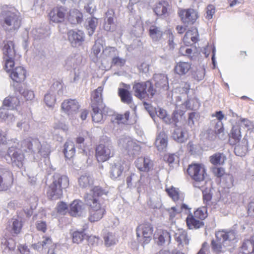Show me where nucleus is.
Here are the masks:
<instances>
[{
    "instance_id": "1",
    "label": "nucleus",
    "mask_w": 254,
    "mask_h": 254,
    "mask_svg": "<svg viewBox=\"0 0 254 254\" xmlns=\"http://www.w3.org/2000/svg\"><path fill=\"white\" fill-rule=\"evenodd\" d=\"M106 192L99 186L95 187L84 197L85 202L89 207V220L94 222L100 220L106 212L105 205L101 198Z\"/></svg>"
},
{
    "instance_id": "2",
    "label": "nucleus",
    "mask_w": 254,
    "mask_h": 254,
    "mask_svg": "<svg viewBox=\"0 0 254 254\" xmlns=\"http://www.w3.org/2000/svg\"><path fill=\"white\" fill-rule=\"evenodd\" d=\"M22 151L40 156H48L50 153V145L47 142L42 144L37 138H27L21 142Z\"/></svg>"
},
{
    "instance_id": "3",
    "label": "nucleus",
    "mask_w": 254,
    "mask_h": 254,
    "mask_svg": "<svg viewBox=\"0 0 254 254\" xmlns=\"http://www.w3.org/2000/svg\"><path fill=\"white\" fill-rule=\"evenodd\" d=\"M3 29L9 32H15L21 25V18L14 9H4L0 15Z\"/></svg>"
},
{
    "instance_id": "4",
    "label": "nucleus",
    "mask_w": 254,
    "mask_h": 254,
    "mask_svg": "<svg viewBox=\"0 0 254 254\" xmlns=\"http://www.w3.org/2000/svg\"><path fill=\"white\" fill-rule=\"evenodd\" d=\"M215 240H212L211 243L212 251L215 254H221L226 251V245L228 242L234 240L236 238V233L233 230L218 231L215 233Z\"/></svg>"
},
{
    "instance_id": "5",
    "label": "nucleus",
    "mask_w": 254,
    "mask_h": 254,
    "mask_svg": "<svg viewBox=\"0 0 254 254\" xmlns=\"http://www.w3.org/2000/svg\"><path fill=\"white\" fill-rule=\"evenodd\" d=\"M68 185L69 181L67 176L60 174L55 175L53 183L47 191L48 197L52 199L60 198L63 194V190L66 188Z\"/></svg>"
},
{
    "instance_id": "6",
    "label": "nucleus",
    "mask_w": 254,
    "mask_h": 254,
    "mask_svg": "<svg viewBox=\"0 0 254 254\" xmlns=\"http://www.w3.org/2000/svg\"><path fill=\"white\" fill-rule=\"evenodd\" d=\"M114 155V148L111 140L106 137L96 148V157L99 162H105Z\"/></svg>"
},
{
    "instance_id": "7",
    "label": "nucleus",
    "mask_w": 254,
    "mask_h": 254,
    "mask_svg": "<svg viewBox=\"0 0 254 254\" xmlns=\"http://www.w3.org/2000/svg\"><path fill=\"white\" fill-rule=\"evenodd\" d=\"M118 145L121 150L130 156L137 155L140 151V146L135 140L127 135L120 136L118 140Z\"/></svg>"
},
{
    "instance_id": "8",
    "label": "nucleus",
    "mask_w": 254,
    "mask_h": 254,
    "mask_svg": "<svg viewBox=\"0 0 254 254\" xmlns=\"http://www.w3.org/2000/svg\"><path fill=\"white\" fill-rule=\"evenodd\" d=\"M187 172L195 181L193 186L201 189L205 184L204 181L205 175V169L199 164H194L189 165Z\"/></svg>"
},
{
    "instance_id": "9",
    "label": "nucleus",
    "mask_w": 254,
    "mask_h": 254,
    "mask_svg": "<svg viewBox=\"0 0 254 254\" xmlns=\"http://www.w3.org/2000/svg\"><path fill=\"white\" fill-rule=\"evenodd\" d=\"M207 217L206 209L205 207L198 208L193 215L189 214L186 219L187 225L190 229H198L204 226L202 220Z\"/></svg>"
},
{
    "instance_id": "10",
    "label": "nucleus",
    "mask_w": 254,
    "mask_h": 254,
    "mask_svg": "<svg viewBox=\"0 0 254 254\" xmlns=\"http://www.w3.org/2000/svg\"><path fill=\"white\" fill-rule=\"evenodd\" d=\"M133 90L134 95L140 99L152 98L156 92L152 84L149 81L135 83L133 86Z\"/></svg>"
},
{
    "instance_id": "11",
    "label": "nucleus",
    "mask_w": 254,
    "mask_h": 254,
    "mask_svg": "<svg viewBox=\"0 0 254 254\" xmlns=\"http://www.w3.org/2000/svg\"><path fill=\"white\" fill-rule=\"evenodd\" d=\"M63 95V85L59 82H55L50 87L49 91L45 95L44 101L49 107L53 106L57 98Z\"/></svg>"
},
{
    "instance_id": "12",
    "label": "nucleus",
    "mask_w": 254,
    "mask_h": 254,
    "mask_svg": "<svg viewBox=\"0 0 254 254\" xmlns=\"http://www.w3.org/2000/svg\"><path fill=\"white\" fill-rule=\"evenodd\" d=\"M3 44L2 51L3 59L5 62L4 68L6 71H9L14 65L13 60L15 56L14 44L11 41H6L3 42Z\"/></svg>"
},
{
    "instance_id": "13",
    "label": "nucleus",
    "mask_w": 254,
    "mask_h": 254,
    "mask_svg": "<svg viewBox=\"0 0 254 254\" xmlns=\"http://www.w3.org/2000/svg\"><path fill=\"white\" fill-rule=\"evenodd\" d=\"M23 151L21 149L12 146L8 148L7 154L5 156L6 160L8 163H11L13 166L21 168L23 166L24 156L22 153Z\"/></svg>"
},
{
    "instance_id": "14",
    "label": "nucleus",
    "mask_w": 254,
    "mask_h": 254,
    "mask_svg": "<svg viewBox=\"0 0 254 254\" xmlns=\"http://www.w3.org/2000/svg\"><path fill=\"white\" fill-rule=\"evenodd\" d=\"M153 227L149 224H143L136 228V236L138 241L147 244L151 240Z\"/></svg>"
},
{
    "instance_id": "15",
    "label": "nucleus",
    "mask_w": 254,
    "mask_h": 254,
    "mask_svg": "<svg viewBox=\"0 0 254 254\" xmlns=\"http://www.w3.org/2000/svg\"><path fill=\"white\" fill-rule=\"evenodd\" d=\"M178 14L184 25L193 24L198 17L197 11L193 8L180 9Z\"/></svg>"
},
{
    "instance_id": "16",
    "label": "nucleus",
    "mask_w": 254,
    "mask_h": 254,
    "mask_svg": "<svg viewBox=\"0 0 254 254\" xmlns=\"http://www.w3.org/2000/svg\"><path fill=\"white\" fill-rule=\"evenodd\" d=\"M11 173L5 168H0V191L7 190L12 183Z\"/></svg>"
},
{
    "instance_id": "17",
    "label": "nucleus",
    "mask_w": 254,
    "mask_h": 254,
    "mask_svg": "<svg viewBox=\"0 0 254 254\" xmlns=\"http://www.w3.org/2000/svg\"><path fill=\"white\" fill-rule=\"evenodd\" d=\"M62 109L68 116L72 117L78 112L80 105L76 100H65L62 104Z\"/></svg>"
},
{
    "instance_id": "18",
    "label": "nucleus",
    "mask_w": 254,
    "mask_h": 254,
    "mask_svg": "<svg viewBox=\"0 0 254 254\" xmlns=\"http://www.w3.org/2000/svg\"><path fill=\"white\" fill-rule=\"evenodd\" d=\"M67 35L72 47L80 46L84 41V34L81 30H71L68 32Z\"/></svg>"
},
{
    "instance_id": "19",
    "label": "nucleus",
    "mask_w": 254,
    "mask_h": 254,
    "mask_svg": "<svg viewBox=\"0 0 254 254\" xmlns=\"http://www.w3.org/2000/svg\"><path fill=\"white\" fill-rule=\"evenodd\" d=\"M124 161L120 158L115 159L111 163L110 173V177L113 180L117 179L121 176L124 169Z\"/></svg>"
},
{
    "instance_id": "20",
    "label": "nucleus",
    "mask_w": 254,
    "mask_h": 254,
    "mask_svg": "<svg viewBox=\"0 0 254 254\" xmlns=\"http://www.w3.org/2000/svg\"><path fill=\"white\" fill-rule=\"evenodd\" d=\"M67 13V9L63 6L57 7L53 8L49 13L51 21L55 23L62 22Z\"/></svg>"
},
{
    "instance_id": "21",
    "label": "nucleus",
    "mask_w": 254,
    "mask_h": 254,
    "mask_svg": "<svg viewBox=\"0 0 254 254\" xmlns=\"http://www.w3.org/2000/svg\"><path fill=\"white\" fill-rule=\"evenodd\" d=\"M11 71L10 77L11 79L16 82L21 83L23 82L26 76V71L25 69L21 66L13 68V66L9 71Z\"/></svg>"
},
{
    "instance_id": "22",
    "label": "nucleus",
    "mask_w": 254,
    "mask_h": 254,
    "mask_svg": "<svg viewBox=\"0 0 254 254\" xmlns=\"http://www.w3.org/2000/svg\"><path fill=\"white\" fill-rule=\"evenodd\" d=\"M135 165L140 171L148 172L152 169L153 163L149 157H140L135 160Z\"/></svg>"
},
{
    "instance_id": "23",
    "label": "nucleus",
    "mask_w": 254,
    "mask_h": 254,
    "mask_svg": "<svg viewBox=\"0 0 254 254\" xmlns=\"http://www.w3.org/2000/svg\"><path fill=\"white\" fill-rule=\"evenodd\" d=\"M85 211V205L79 200H74L70 205V214L74 217L82 215Z\"/></svg>"
},
{
    "instance_id": "24",
    "label": "nucleus",
    "mask_w": 254,
    "mask_h": 254,
    "mask_svg": "<svg viewBox=\"0 0 254 254\" xmlns=\"http://www.w3.org/2000/svg\"><path fill=\"white\" fill-rule=\"evenodd\" d=\"M102 91L103 88L100 86L93 92L91 95V107H104L102 99Z\"/></svg>"
},
{
    "instance_id": "25",
    "label": "nucleus",
    "mask_w": 254,
    "mask_h": 254,
    "mask_svg": "<svg viewBox=\"0 0 254 254\" xmlns=\"http://www.w3.org/2000/svg\"><path fill=\"white\" fill-rule=\"evenodd\" d=\"M153 77L157 88L162 89L163 90L168 89V80L165 74L162 73L155 74Z\"/></svg>"
},
{
    "instance_id": "26",
    "label": "nucleus",
    "mask_w": 254,
    "mask_h": 254,
    "mask_svg": "<svg viewBox=\"0 0 254 254\" xmlns=\"http://www.w3.org/2000/svg\"><path fill=\"white\" fill-rule=\"evenodd\" d=\"M155 144L159 151L164 150L168 144V136L164 131H161L157 136Z\"/></svg>"
},
{
    "instance_id": "27",
    "label": "nucleus",
    "mask_w": 254,
    "mask_h": 254,
    "mask_svg": "<svg viewBox=\"0 0 254 254\" xmlns=\"http://www.w3.org/2000/svg\"><path fill=\"white\" fill-rule=\"evenodd\" d=\"M126 88H119L118 94L124 103L129 105L132 103V98L130 92L127 89L129 86L125 85Z\"/></svg>"
},
{
    "instance_id": "28",
    "label": "nucleus",
    "mask_w": 254,
    "mask_h": 254,
    "mask_svg": "<svg viewBox=\"0 0 254 254\" xmlns=\"http://www.w3.org/2000/svg\"><path fill=\"white\" fill-rule=\"evenodd\" d=\"M52 241L50 238H43V240L37 243L32 245V248L40 253L44 254V251L52 244Z\"/></svg>"
},
{
    "instance_id": "29",
    "label": "nucleus",
    "mask_w": 254,
    "mask_h": 254,
    "mask_svg": "<svg viewBox=\"0 0 254 254\" xmlns=\"http://www.w3.org/2000/svg\"><path fill=\"white\" fill-rule=\"evenodd\" d=\"M83 15L81 12L76 9H71L69 12L68 20L72 24L80 23L82 21Z\"/></svg>"
},
{
    "instance_id": "30",
    "label": "nucleus",
    "mask_w": 254,
    "mask_h": 254,
    "mask_svg": "<svg viewBox=\"0 0 254 254\" xmlns=\"http://www.w3.org/2000/svg\"><path fill=\"white\" fill-rule=\"evenodd\" d=\"M176 241L178 243L179 246L184 247L189 244L190 238L188 236L185 231H181L175 234Z\"/></svg>"
},
{
    "instance_id": "31",
    "label": "nucleus",
    "mask_w": 254,
    "mask_h": 254,
    "mask_svg": "<svg viewBox=\"0 0 254 254\" xmlns=\"http://www.w3.org/2000/svg\"><path fill=\"white\" fill-rule=\"evenodd\" d=\"M19 104V100L16 96H9L6 97L3 101L2 106L8 109L13 110Z\"/></svg>"
},
{
    "instance_id": "32",
    "label": "nucleus",
    "mask_w": 254,
    "mask_h": 254,
    "mask_svg": "<svg viewBox=\"0 0 254 254\" xmlns=\"http://www.w3.org/2000/svg\"><path fill=\"white\" fill-rule=\"evenodd\" d=\"M223 131L224 129L223 127H220V128L218 129L217 131L216 130L215 132L211 129H208L204 132L203 136L205 139L210 141L215 139L216 138V134L218 135L219 138H222L224 135Z\"/></svg>"
},
{
    "instance_id": "33",
    "label": "nucleus",
    "mask_w": 254,
    "mask_h": 254,
    "mask_svg": "<svg viewBox=\"0 0 254 254\" xmlns=\"http://www.w3.org/2000/svg\"><path fill=\"white\" fill-rule=\"evenodd\" d=\"M169 6V3L167 1L161 0L156 4L154 8V11L159 16L165 15L167 13Z\"/></svg>"
},
{
    "instance_id": "34",
    "label": "nucleus",
    "mask_w": 254,
    "mask_h": 254,
    "mask_svg": "<svg viewBox=\"0 0 254 254\" xmlns=\"http://www.w3.org/2000/svg\"><path fill=\"white\" fill-rule=\"evenodd\" d=\"M227 158L223 153L217 152L209 157V161L214 165H221L224 164Z\"/></svg>"
},
{
    "instance_id": "35",
    "label": "nucleus",
    "mask_w": 254,
    "mask_h": 254,
    "mask_svg": "<svg viewBox=\"0 0 254 254\" xmlns=\"http://www.w3.org/2000/svg\"><path fill=\"white\" fill-rule=\"evenodd\" d=\"M190 68L191 64L190 63L180 62L176 65L175 70L179 75H184L190 70Z\"/></svg>"
},
{
    "instance_id": "36",
    "label": "nucleus",
    "mask_w": 254,
    "mask_h": 254,
    "mask_svg": "<svg viewBox=\"0 0 254 254\" xmlns=\"http://www.w3.org/2000/svg\"><path fill=\"white\" fill-rule=\"evenodd\" d=\"M248 140L246 138H243L241 144L239 143L234 148V152L237 156H244L248 151Z\"/></svg>"
},
{
    "instance_id": "37",
    "label": "nucleus",
    "mask_w": 254,
    "mask_h": 254,
    "mask_svg": "<svg viewBox=\"0 0 254 254\" xmlns=\"http://www.w3.org/2000/svg\"><path fill=\"white\" fill-rule=\"evenodd\" d=\"M93 180L92 176L88 173H84L78 179L79 185L82 188H87L93 184Z\"/></svg>"
},
{
    "instance_id": "38",
    "label": "nucleus",
    "mask_w": 254,
    "mask_h": 254,
    "mask_svg": "<svg viewBox=\"0 0 254 254\" xmlns=\"http://www.w3.org/2000/svg\"><path fill=\"white\" fill-rule=\"evenodd\" d=\"M104 240L105 246L109 247L117 243L118 237L115 233L108 232L104 236Z\"/></svg>"
},
{
    "instance_id": "39",
    "label": "nucleus",
    "mask_w": 254,
    "mask_h": 254,
    "mask_svg": "<svg viewBox=\"0 0 254 254\" xmlns=\"http://www.w3.org/2000/svg\"><path fill=\"white\" fill-rule=\"evenodd\" d=\"M149 35L153 41H159L163 35V31L160 27L152 25L149 28Z\"/></svg>"
},
{
    "instance_id": "40",
    "label": "nucleus",
    "mask_w": 254,
    "mask_h": 254,
    "mask_svg": "<svg viewBox=\"0 0 254 254\" xmlns=\"http://www.w3.org/2000/svg\"><path fill=\"white\" fill-rule=\"evenodd\" d=\"M184 42L186 44H191L189 40H190L192 43H195L198 40V34L196 29L189 30L186 32L184 37Z\"/></svg>"
},
{
    "instance_id": "41",
    "label": "nucleus",
    "mask_w": 254,
    "mask_h": 254,
    "mask_svg": "<svg viewBox=\"0 0 254 254\" xmlns=\"http://www.w3.org/2000/svg\"><path fill=\"white\" fill-rule=\"evenodd\" d=\"M140 176H138L134 173H131L126 179V182L128 188L136 187L139 185Z\"/></svg>"
},
{
    "instance_id": "42",
    "label": "nucleus",
    "mask_w": 254,
    "mask_h": 254,
    "mask_svg": "<svg viewBox=\"0 0 254 254\" xmlns=\"http://www.w3.org/2000/svg\"><path fill=\"white\" fill-rule=\"evenodd\" d=\"M64 152L67 158H72L75 153V145L71 141H68L64 144Z\"/></svg>"
},
{
    "instance_id": "43",
    "label": "nucleus",
    "mask_w": 254,
    "mask_h": 254,
    "mask_svg": "<svg viewBox=\"0 0 254 254\" xmlns=\"http://www.w3.org/2000/svg\"><path fill=\"white\" fill-rule=\"evenodd\" d=\"M166 190L174 201H177L179 199L183 200V194L180 192L178 189L172 187L170 189H166Z\"/></svg>"
},
{
    "instance_id": "44",
    "label": "nucleus",
    "mask_w": 254,
    "mask_h": 254,
    "mask_svg": "<svg viewBox=\"0 0 254 254\" xmlns=\"http://www.w3.org/2000/svg\"><path fill=\"white\" fill-rule=\"evenodd\" d=\"M92 108V118L93 122L96 123L101 122L104 118V116L101 111V109L103 107H91Z\"/></svg>"
},
{
    "instance_id": "45",
    "label": "nucleus",
    "mask_w": 254,
    "mask_h": 254,
    "mask_svg": "<svg viewBox=\"0 0 254 254\" xmlns=\"http://www.w3.org/2000/svg\"><path fill=\"white\" fill-rule=\"evenodd\" d=\"M9 227L14 234H19L22 228L21 221L16 219H12L9 221Z\"/></svg>"
},
{
    "instance_id": "46",
    "label": "nucleus",
    "mask_w": 254,
    "mask_h": 254,
    "mask_svg": "<svg viewBox=\"0 0 254 254\" xmlns=\"http://www.w3.org/2000/svg\"><path fill=\"white\" fill-rule=\"evenodd\" d=\"M97 25L98 19L95 17L88 18L86 29L88 30V34L89 36L92 35L94 33Z\"/></svg>"
},
{
    "instance_id": "47",
    "label": "nucleus",
    "mask_w": 254,
    "mask_h": 254,
    "mask_svg": "<svg viewBox=\"0 0 254 254\" xmlns=\"http://www.w3.org/2000/svg\"><path fill=\"white\" fill-rule=\"evenodd\" d=\"M173 137L178 142H183L186 139L185 132L181 127H177L173 133Z\"/></svg>"
},
{
    "instance_id": "48",
    "label": "nucleus",
    "mask_w": 254,
    "mask_h": 254,
    "mask_svg": "<svg viewBox=\"0 0 254 254\" xmlns=\"http://www.w3.org/2000/svg\"><path fill=\"white\" fill-rule=\"evenodd\" d=\"M116 55H118V52L115 47H108L103 49L102 56L104 58H111L112 59Z\"/></svg>"
},
{
    "instance_id": "49",
    "label": "nucleus",
    "mask_w": 254,
    "mask_h": 254,
    "mask_svg": "<svg viewBox=\"0 0 254 254\" xmlns=\"http://www.w3.org/2000/svg\"><path fill=\"white\" fill-rule=\"evenodd\" d=\"M71 236L72 242L76 244L81 243L86 237L83 230L74 231L71 233Z\"/></svg>"
},
{
    "instance_id": "50",
    "label": "nucleus",
    "mask_w": 254,
    "mask_h": 254,
    "mask_svg": "<svg viewBox=\"0 0 254 254\" xmlns=\"http://www.w3.org/2000/svg\"><path fill=\"white\" fill-rule=\"evenodd\" d=\"M230 137L233 138L236 141H239L242 137L240 127L238 125H234L230 133Z\"/></svg>"
},
{
    "instance_id": "51",
    "label": "nucleus",
    "mask_w": 254,
    "mask_h": 254,
    "mask_svg": "<svg viewBox=\"0 0 254 254\" xmlns=\"http://www.w3.org/2000/svg\"><path fill=\"white\" fill-rule=\"evenodd\" d=\"M157 116L163 120L167 124L172 123V120L170 117L167 114L166 111L162 109H159L156 111Z\"/></svg>"
},
{
    "instance_id": "52",
    "label": "nucleus",
    "mask_w": 254,
    "mask_h": 254,
    "mask_svg": "<svg viewBox=\"0 0 254 254\" xmlns=\"http://www.w3.org/2000/svg\"><path fill=\"white\" fill-rule=\"evenodd\" d=\"M242 249L243 253L246 254H254V249L253 248V244L251 238L250 240H246L243 244Z\"/></svg>"
},
{
    "instance_id": "53",
    "label": "nucleus",
    "mask_w": 254,
    "mask_h": 254,
    "mask_svg": "<svg viewBox=\"0 0 254 254\" xmlns=\"http://www.w3.org/2000/svg\"><path fill=\"white\" fill-rule=\"evenodd\" d=\"M171 241V236L169 233L166 231H162L158 237V244L163 245L165 242L169 243Z\"/></svg>"
},
{
    "instance_id": "54",
    "label": "nucleus",
    "mask_w": 254,
    "mask_h": 254,
    "mask_svg": "<svg viewBox=\"0 0 254 254\" xmlns=\"http://www.w3.org/2000/svg\"><path fill=\"white\" fill-rule=\"evenodd\" d=\"M104 28L107 31H114L116 29V25L113 19H105Z\"/></svg>"
},
{
    "instance_id": "55",
    "label": "nucleus",
    "mask_w": 254,
    "mask_h": 254,
    "mask_svg": "<svg viewBox=\"0 0 254 254\" xmlns=\"http://www.w3.org/2000/svg\"><path fill=\"white\" fill-rule=\"evenodd\" d=\"M85 137V136H79L76 139V146L81 150L80 151L81 153L85 152V144L84 141Z\"/></svg>"
},
{
    "instance_id": "56",
    "label": "nucleus",
    "mask_w": 254,
    "mask_h": 254,
    "mask_svg": "<svg viewBox=\"0 0 254 254\" xmlns=\"http://www.w3.org/2000/svg\"><path fill=\"white\" fill-rule=\"evenodd\" d=\"M129 116V112L127 111L124 114H118L116 116V120H117L118 124H126L127 123Z\"/></svg>"
},
{
    "instance_id": "57",
    "label": "nucleus",
    "mask_w": 254,
    "mask_h": 254,
    "mask_svg": "<svg viewBox=\"0 0 254 254\" xmlns=\"http://www.w3.org/2000/svg\"><path fill=\"white\" fill-rule=\"evenodd\" d=\"M53 129L54 130H52L51 133L56 135L58 133H59V132L56 131L57 130H62L63 131H65L67 129V127L65 124L59 122L55 123L53 127Z\"/></svg>"
},
{
    "instance_id": "58",
    "label": "nucleus",
    "mask_w": 254,
    "mask_h": 254,
    "mask_svg": "<svg viewBox=\"0 0 254 254\" xmlns=\"http://www.w3.org/2000/svg\"><path fill=\"white\" fill-rule=\"evenodd\" d=\"M126 63L125 59L120 58L118 55H116L112 59L111 64L117 66H122Z\"/></svg>"
},
{
    "instance_id": "59",
    "label": "nucleus",
    "mask_w": 254,
    "mask_h": 254,
    "mask_svg": "<svg viewBox=\"0 0 254 254\" xmlns=\"http://www.w3.org/2000/svg\"><path fill=\"white\" fill-rule=\"evenodd\" d=\"M184 113L182 111H175L173 113L172 120V123L174 122L175 124L181 121L184 118L183 117Z\"/></svg>"
},
{
    "instance_id": "60",
    "label": "nucleus",
    "mask_w": 254,
    "mask_h": 254,
    "mask_svg": "<svg viewBox=\"0 0 254 254\" xmlns=\"http://www.w3.org/2000/svg\"><path fill=\"white\" fill-rule=\"evenodd\" d=\"M13 116L10 115L8 111L2 106V108H0V120L2 121H6L8 119L12 120Z\"/></svg>"
},
{
    "instance_id": "61",
    "label": "nucleus",
    "mask_w": 254,
    "mask_h": 254,
    "mask_svg": "<svg viewBox=\"0 0 254 254\" xmlns=\"http://www.w3.org/2000/svg\"><path fill=\"white\" fill-rule=\"evenodd\" d=\"M85 2L84 8L87 12L92 14L94 10V6L93 4V0H81Z\"/></svg>"
},
{
    "instance_id": "62",
    "label": "nucleus",
    "mask_w": 254,
    "mask_h": 254,
    "mask_svg": "<svg viewBox=\"0 0 254 254\" xmlns=\"http://www.w3.org/2000/svg\"><path fill=\"white\" fill-rule=\"evenodd\" d=\"M102 48L103 46L100 42H95L92 47V53L96 58L98 57V55Z\"/></svg>"
},
{
    "instance_id": "63",
    "label": "nucleus",
    "mask_w": 254,
    "mask_h": 254,
    "mask_svg": "<svg viewBox=\"0 0 254 254\" xmlns=\"http://www.w3.org/2000/svg\"><path fill=\"white\" fill-rule=\"evenodd\" d=\"M198 114L195 112H191L189 114L188 118V124L190 126L194 125V122L197 121Z\"/></svg>"
},
{
    "instance_id": "64",
    "label": "nucleus",
    "mask_w": 254,
    "mask_h": 254,
    "mask_svg": "<svg viewBox=\"0 0 254 254\" xmlns=\"http://www.w3.org/2000/svg\"><path fill=\"white\" fill-rule=\"evenodd\" d=\"M165 159L169 164H172L174 163H177L179 162L178 157L175 154H169L165 156Z\"/></svg>"
}]
</instances>
